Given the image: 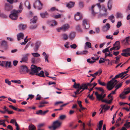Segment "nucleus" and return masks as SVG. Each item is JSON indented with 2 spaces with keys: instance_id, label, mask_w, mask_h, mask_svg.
Masks as SVG:
<instances>
[{
  "instance_id": "12",
  "label": "nucleus",
  "mask_w": 130,
  "mask_h": 130,
  "mask_svg": "<svg viewBox=\"0 0 130 130\" xmlns=\"http://www.w3.org/2000/svg\"><path fill=\"white\" fill-rule=\"evenodd\" d=\"M76 36V32H71L69 34V37L70 39L71 40H73L75 37Z\"/></svg>"
},
{
  "instance_id": "23",
  "label": "nucleus",
  "mask_w": 130,
  "mask_h": 130,
  "mask_svg": "<svg viewBox=\"0 0 130 130\" xmlns=\"http://www.w3.org/2000/svg\"><path fill=\"white\" fill-rule=\"evenodd\" d=\"M36 75H37L40 77H45L44 75V73L43 71H40V73H36Z\"/></svg>"
},
{
  "instance_id": "13",
  "label": "nucleus",
  "mask_w": 130,
  "mask_h": 130,
  "mask_svg": "<svg viewBox=\"0 0 130 130\" xmlns=\"http://www.w3.org/2000/svg\"><path fill=\"white\" fill-rule=\"evenodd\" d=\"M99 57H98L96 58H95L94 57H92L91 58L93 60V61L91 60L90 59H88L87 60V62L91 64L93 63L96 60H98Z\"/></svg>"
},
{
  "instance_id": "63",
  "label": "nucleus",
  "mask_w": 130,
  "mask_h": 130,
  "mask_svg": "<svg viewBox=\"0 0 130 130\" xmlns=\"http://www.w3.org/2000/svg\"><path fill=\"white\" fill-rule=\"evenodd\" d=\"M126 41V42L127 43H129V42L130 41V40H129V39L128 38H127V37L126 38L125 40H122L121 41L122 42H123L124 41Z\"/></svg>"
},
{
  "instance_id": "61",
  "label": "nucleus",
  "mask_w": 130,
  "mask_h": 130,
  "mask_svg": "<svg viewBox=\"0 0 130 130\" xmlns=\"http://www.w3.org/2000/svg\"><path fill=\"white\" fill-rule=\"evenodd\" d=\"M108 7L109 10H111L112 8V5L111 4V3H110L109 2H108Z\"/></svg>"
},
{
  "instance_id": "42",
  "label": "nucleus",
  "mask_w": 130,
  "mask_h": 130,
  "mask_svg": "<svg viewBox=\"0 0 130 130\" xmlns=\"http://www.w3.org/2000/svg\"><path fill=\"white\" fill-rule=\"evenodd\" d=\"M124 94H125L123 92L122 93L120 94L119 96L121 99H125L126 97V96L124 95Z\"/></svg>"
},
{
  "instance_id": "56",
  "label": "nucleus",
  "mask_w": 130,
  "mask_h": 130,
  "mask_svg": "<svg viewBox=\"0 0 130 130\" xmlns=\"http://www.w3.org/2000/svg\"><path fill=\"white\" fill-rule=\"evenodd\" d=\"M122 85V83H120L119 84L117 85L115 87L116 89H118Z\"/></svg>"
},
{
  "instance_id": "24",
  "label": "nucleus",
  "mask_w": 130,
  "mask_h": 130,
  "mask_svg": "<svg viewBox=\"0 0 130 130\" xmlns=\"http://www.w3.org/2000/svg\"><path fill=\"white\" fill-rule=\"evenodd\" d=\"M70 26L68 24H65L62 27V30L63 31H65L69 28Z\"/></svg>"
},
{
  "instance_id": "55",
  "label": "nucleus",
  "mask_w": 130,
  "mask_h": 130,
  "mask_svg": "<svg viewBox=\"0 0 130 130\" xmlns=\"http://www.w3.org/2000/svg\"><path fill=\"white\" fill-rule=\"evenodd\" d=\"M95 89H96L99 90V91H104V90L102 87H96Z\"/></svg>"
},
{
  "instance_id": "34",
  "label": "nucleus",
  "mask_w": 130,
  "mask_h": 130,
  "mask_svg": "<svg viewBox=\"0 0 130 130\" xmlns=\"http://www.w3.org/2000/svg\"><path fill=\"white\" fill-rule=\"evenodd\" d=\"M76 29L77 31L80 32H82V31L80 28V25H77L76 27Z\"/></svg>"
},
{
  "instance_id": "4",
  "label": "nucleus",
  "mask_w": 130,
  "mask_h": 130,
  "mask_svg": "<svg viewBox=\"0 0 130 130\" xmlns=\"http://www.w3.org/2000/svg\"><path fill=\"white\" fill-rule=\"evenodd\" d=\"M87 85L86 83H83L81 85H80L79 88L76 91L74 92V93L76 95L79 94V91L80 90L83 89V90H87L88 89V87H87Z\"/></svg>"
},
{
  "instance_id": "33",
  "label": "nucleus",
  "mask_w": 130,
  "mask_h": 130,
  "mask_svg": "<svg viewBox=\"0 0 130 130\" xmlns=\"http://www.w3.org/2000/svg\"><path fill=\"white\" fill-rule=\"evenodd\" d=\"M80 85L79 83L77 84L76 82H75L73 87L75 88L78 89L79 88Z\"/></svg>"
},
{
  "instance_id": "3",
  "label": "nucleus",
  "mask_w": 130,
  "mask_h": 130,
  "mask_svg": "<svg viewBox=\"0 0 130 130\" xmlns=\"http://www.w3.org/2000/svg\"><path fill=\"white\" fill-rule=\"evenodd\" d=\"M43 4L41 3L39 0H36L34 3L33 6L36 9L41 10L42 8Z\"/></svg>"
},
{
  "instance_id": "36",
  "label": "nucleus",
  "mask_w": 130,
  "mask_h": 130,
  "mask_svg": "<svg viewBox=\"0 0 130 130\" xmlns=\"http://www.w3.org/2000/svg\"><path fill=\"white\" fill-rule=\"evenodd\" d=\"M25 5L28 9H30V4L29 2L28 1H26L25 3Z\"/></svg>"
},
{
  "instance_id": "43",
  "label": "nucleus",
  "mask_w": 130,
  "mask_h": 130,
  "mask_svg": "<svg viewBox=\"0 0 130 130\" xmlns=\"http://www.w3.org/2000/svg\"><path fill=\"white\" fill-rule=\"evenodd\" d=\"M114 18V16L113 15H111L108 18L110 19L112 23H113L115 22V20H112V19Z\"/></svg>"
},
{
  "instance_id": "62",
  "label": "nucleus",
  "mask_w": 130,
  "mask_h": 130,
  "mask_svg": "<svg viewBox=\"0 0 130 130\" xmlns=\"http://www.w3.org/2000/svg\"><path fill=\"white\" fill-rule=\"evenodd\" d=\"M117 18H118L122 17V14L121 13H117Z\"/></svg>"
},
{
  "instance_id": "38",
  "label": "nucleus",
  "mask_w": 130,
  "mask_h": 130,
  "mask_svg": "<svg viewBox=\"0 0 130 130\" xmlns=\"http://www.w3.org/2000/svg\"><path fill=\"white\" fill-rule=\"evenodd\" d=\"M38 20L37 16H35L33 17V24L36 23Z\"/></svg>"
},
{
  "instance_id": "29",
  "label": "nucleus",
  "mask_w": 130,
  "mask_h": 130,
  "mask_svg": "<svg viewBox=\"0 0 130 130\" xmlns=\"http://www.w3.org/2000/svg\"><path fill=\"white\" fill-rule=\"evenodd\" d=\"M19 27L20 29L24 30L26 28V25H25L21 24L19 25Z\"/></svg>"
},
{
  "instance_id": "40",
  "label": "nucleus",
  "mask_w": 130,
  "mask_h": 130,
  "mask_svg": "<svg viewBox=\"0 0 130 130\" xmlns=\"http://www.w3.org/2000/svg\"><path fill=\"white\" fill-rule=\"evenodd\" d=\"M10 123H12L13 124H15V125H16L18 123L16 121V120L15 119H12L11 120Z\"/></svg>"
},
{
  "instance_id": "1",
  "label": "nucleus",
  "mask_w": 130,
  "mask_h": 130,
  "mask_svg": "<svg viewBox=\"0 0 130 130\" xmlns=\"http://www.w3.org/2000/svg\"><path fill=\"white\" fill-rule=\"evenodd\" d=\"M113 79L114 78H112L107 83L106 88L109 90L112 89L118 83V82L116 80L113 81Z\"/></svg>"
},
{
  "instance_id": "45",
  "label": "nucleus",
  "mask_w": 130,
  "mask_h": 130,
  "mask_svg": "<svg viewBox=\"0 0 130 130\" xmlns=\"http://www.w3.org/2000/svg\"><path fill=\"white\" fill-rule=\"evenodd\" d=\"M102 73V70L101 69H100L97 72L95 73V75H100Z\"/></svg>"
},
{
  "instance_id": "18",
  "label": "nucleus",
  "mask_w": 130,
  "mask_h": 130,
  "mask_svg": "<svg viewBox=\"0 0 130 130\" xmlns=\"http://www.w3.org/2000/svg\"><path fill=\"white\" fill-rule=\"evenodd\" d=\"M95 6V5H93L89 9V10L91 11L92 14L94 16L97 13L95 12L94 10V8Z\"/></svg>"
},
{
  "instance_id": "51",
  "label": "nucleus",
  "mask_w": 130,
  "mask_h": 130,
  "mask_svg": "<svg viewBox=\"0 0 130 130\" xmlns=\"http://www.w3.org/2000/svg\"><path fill=\"white\" fill-rule=\"evenodd\" d=\"M84 4L83 2H80L79 3V6L80 8H82L84 7Z\"/></svg>"
},
{
  "instance_id": "20",
  "label": "nucleus",
  "mask_w": 130,
  "mask_h": 130,
  "mask_svg": "<svg viewBox=\"0 0 130 130\" xmlns=\"http://www.w3.org/2000/svg\"><path fill=\"white\" fill-rule=\"evenodd\" d=\"M17 38L18 40L21 39H23L24 37L23 34L22 33H20L17 35Z\"/></svg>"
},
{
  "instance_id": "7",
  "label": "nucleus",
  "mask_w": 130,
  "mask_h": 130,
  "mask_svg": "<svg viewBox=\"0 0 130 130\" xmlns=\"http://www.w3.org/2000/svg\"><path fill=\"white\" fill-rule=\"evenodd\" d=\"M122 53L121 54L122 56L125 57L130 56V48H128L122 50Z\"/></svg>"
},
{
  "instance_id": "8",
  "label": "nucleus",
  "mask_w": 130,
  "mask_h": 130,
  "mask_svg": "<svg viewBox=\"0 0 130 130\" xmlns=\"http://www.w3.org/2000/svg\"><path fill=\"white\" fill-rule=\"evenodd\" d=\"M61 123L58 120H57L53 123V129L55 130L56 128L60 127L61 126Z\"/></svg>"
},
{
  "instance_id": "14",
  "label": "nucleus",
  "mask_w": 130,
  "mask_h": 130,
  "mask_svg": "<svg viewBox=\"0 0 130 130\" xmlns=\"http://www.w3.org/2000/svg\"><path fill=\"white\" fill-rule=\"evenodd\" d=\"M110 27V26L109 23H107L103 28V30L104 31H106L108 30Z\"/></svg>"
},
{
  "instance_id": "58",
  "label": "nucleus",
  "mask_w": 130,
  "mask_h": 130,
  "mask_svg": "<svg viewBox=\"0 0 130 130\" xmlns=\"http://www.w3.org/2000/svg\"><path fill=\"white\" fill-rule=\"evenodd\" d=\"M109 47H107V48H106L104 50H103L102 51V52L103 53H105L107 52H110L108 50Z\"/></svg>"
},
{
  "instance_id": "26",
  "label": "nucleus",
  "mask_w": 130,
  "mask_h": 130,
  "mask_svg": "<svg viewBox=\"0 0 130 130\" xmlns=\"http://www.w3.org/2000/svg\"><path fill=\"white\" fill-rule=\"evenodd\" d=\"M62 39L64 40H67L68 38V36L66 34H63L62 35Z\"/></svg>"
},
{
  "instance_id": "53",
  "label": "nucleus",
  "mask_w": 130,
  "mask_h": 130,
  "mask_svg": "<svg viewBox=\"0 0 130 130\" xmlns=\"http://www.w3.org/2000/svg\"><path fill=\"white\" fill-rule=\"evenodd\" d=\"M86 45L89 48H91V43L88 42H87L86 43Z\"/></svg>"
},
{
  "instance_id": "44",
  "label": "nucleus",
  "mask_w": 130,
  "mask_h": 130,
  "mask_svg": "<svg viewBox=\"0 0 130 130\" xmlns=\"http://www.w3.org/2000/svg\"><path fill=\"white\" fill-rule=\"evenodd\" d=\"M121 56H120L119 57H116L115 58H116V60L115 63L116 64H117L120 61V59L121 57Z\"/></svg>"
},
{
  "instance_id": "32",
  "label": "nucleus",
  "mask_w": 130,
  "mask_h": 130,
  "mask_svg": "<svg viewBox=\"0 0 130 130\" xmlns=\"http://www.w3.org/2000/svg\"><path fill=\"white\" fill-rule=\"evenodd\" d=\"M113 46H114L115 47H118L119 46L120 47V42L119 41H117L116 42L113 44Z\"/></svg>"
},
{
  "instance_id": "2",
  "label": "nucleus",
  "mask_w": 130,
  "mask_h": 130,
  "mask_svg": "<svg viewBox=\"0 0 130 130\" xmlns=\"http://www.w3.org/2000/svg\"><path fill=\"white\" fill-rule=\"evenodd\" d=\"M21 12V10H14L11 11V13L9 15V17L12 20H16L18 18V14L19 12Z\"/></svg>"
},
{
  "instance_id": "25",
  "label": "nucleus",
  "mask_w": 130,
  "mask_h": 130,
  "mask_svg": "<svg viewBox=\"0 0 130 130\" xmlns=\"http://www.w3.org/2000/svg\"><path fill=\"white\" fill-rule=\"evenodd\" d=\"M48 14L46 11H45L44 13H40V15L42 18H44L47 17V16H48Z\"/></svg>"
},
{
  "instance_id": "39",
  "label": "nucleus",
  "mask_w": 130,
  "mask_h": 130,
  "mask_svg": "<svg viewBox=\"0 0 130 130\" xmlns=\"http://www.w3.org/2000/svg\"><path fill=\"white\" fill-rule=\"evenodd\" d=\"M95 94L96 95L97 99L99 101L100 98L101 97V95L98 94V92H95Z\"/></svg>"
},
{
  "instance_id": "17",
  "label": "nucleus",
  "mask_w": 130,
  "mask_h": 130,
  "mask_svg": "<svg viewBox=\"0 0 130 130\" xmlns=\"http://www.w3.org/2000/svg\"><path fill=\"white\" fill-rule=\"evenodd\" d=\"M27 68L26 66H22L20 68V71L22 72H26L27 71Z\"/></svg>"
},
{
  "instance_id": "16",
  "label": "nucleus",
  "mask_w": 130,
  "mask_h": 130,
  "mask_svg": "<svg viewBox=\"0 0 130 130\" xmlns=\"http://www.w3.org/2000/svg\"><path fill=\"white\" fill-rule=\"evenodd\" d=\"M47 23L50 25L51 26L56 25L57 24L56 21L55 20L48 21Z\"/></svg>"
},
{
  "instance_id": "64",
  "label": "nucleus",
  "mask_w": 130,
  "mask_h": 130,
  "mask_svg": "<svg viewBox=\"0 0 130 130\" xmlns=\"http://www.w3.org/2000/svg\"><path fill=\"white\" fill-rule=\"evenodd\" d=\"M122 25V23L121 22H118L117 27L119 28Z\"/></svg>"
},
{
  "instance_id": "5",
  "label": "nucleus",
  "mask_w": 130,
  "mask_h": 130,
  "mask_svg": "<svg viewBox=\"0 0 130 130\" xmlns=\"http://www.w3.org/2000/svg\"><path fill=\"white\" fill-rule=\"evenodd\" d=\"M101 98H100L99 101H101L102 102H105L106 103L108 104H110L112 102V101L113 100V98L112 96H111V99L109 100H108L107 99H104L103 100V98H104L106 96V94H104L103 95V96H102L101 95Z\"/></svg>"
},
{
  "instance_id": "28",
  "label": "nucleus",
  "mask_w": 130,
  "mask_h": 130,
  "mask_svg": "<svg viewBox=\"0 0 130 130\" xmlns=\"http://www.w3.org/2000/svg\"><path fill=\"white\" fill-rule=\"evenodd\" d=\"M32 64L31 65V70H28L27 69V71H26V72L28 73L30 75H32Z\"/></svg>"
},
{
  "instance_id": "37",
  "label": "nucleus",
  "mask_w": 130,
  "mask_h": 130,
  "mask_svg": "<svg viewBox=\"0 0 130 130\" xmlns=\"http://www.w3.org/2000/svg\"><path fill=\"white\" fill-rule=\"evenodd\" d=\"M11 82H12L14 83H15L19 84L21 83V82L20 80H12Z\"/></svg>"
},
{
  "instance_id": "30",
  "label": "nucleus",
  "mask_w": 130,
  "mask_h": 130,
  "mask_svg": "<svg viewBox=\"0 0 130 130\" xmlns=\"http://www.w3.org/2000/svg\"><path fill=\"white\" fill-rule=\"evenodd\" d=\"M12 8L11 6L7 4H6L5 6V9L7 10H10Z\"/></svg>"
},
{
  "instance_id": "60",
  "label": "nucleus",
  "mask_w": 130,
  "mask_h": 130,
  "mask_svg": "<svg viewBox=\"0 0 130 130\" xmlns=\"http://www.w3.org/2000/svg\"><path fill=\"white\" fill-rule=\"evenodd\" d=\"M104 59L102 58H101L99 60V63H103L105 61L104 60Z\"/></svg>"
},
{
  "instance_id": "9",
  "label": "nucleus",
  "mask_w": 130,
  "mask_h": 130,
  "mask_svg": "<svg viewBox=\"0 0 130 130\" xmlns=\"http://www.w3.org/2000/svg\"><path fill=\"white\" fill-rule=\"evenodd\" d=\"M41 69V67H37L36 66L33 64V75L34 74L36 75V73H37Z\"/></svg>"
},
{
  "instance_id": "31",
  "label": "nucleus",
  "mask_w": 130,
  "mask_h": 130,
  "mask_svg": "<svg viewBox=\"0 0 130 130\" xmlns=\"http://www.w3.org/2000/svg\"><path fill=\"white\" fill-rule=\"evenodd\" d=\"M40 44V43L39 42H36L35 44V51H36L38 50Z\"/></svg>"
},
{
  "instance_id": "57",
  "label": "nucleus",
  "mask_w": 130,
  "mask_h": 130,
  "mask_svg": "<svg viewBox=\"0 0 130 130\" xmlns=\"http://www.w3.org/2000/svg\"><path fill=\"white\" fill-rule=\"evenodd\" d=\"M113 36H111V35H107L106 36V38L107 39H109L111 40H112L113 39V38L112 37Z\"/></svg>"
},
{
  "instance_id": "6",
  "label": "nucleus",
  "mask_w": 130,
  "mask_h": 130,
  "mask_svg": "<svg viewBox=\"0 0 130 130\" xmlns=\"http://www.w3.org/2000/svg\"><path fill=\"white\" fill-rule=\"evenodd\" d=\"M0 66L6 68H11V62L9 61H2V63L0 64Z\"/></svg>"
},
{
  "instance_id": "27",
  "label": "nucleus",
  "mask_w": 130,
  "mask_h": 130,
  "mask_svg": "<svg viewBox=\"0 0 130 130\" xmlns=\"http://www.w3.org/2000/svg\"><path fill=\"white\" fill-rule=\"evenodd\" d=\"M102 109H104L106 110H107L110 107V106H108L107 105H103L102 106Z\"/></svg>"
},
{
  "instance_id": "59",
  "label": "nucleus",
  "mask_w": 130,
  "mask_h": 130,
  "mask_svg": "<svg viewBox=\"0 0 130 130\" xmlns=\"http://www.w3.org/2000/svg\"><path fill=\"white\" fill-rule=\"evenodd\" d=\"M70 47L71 48L75 49L77 47V46L75 44H73L70 45Z\"/></svg>"
},
{
  "instance_id": "50",
  "label": "nucleus",
  "mask_w": 130,
  "mask_h": 130,
  "mask_svg": "<svg viewBox=\"0 0 130 130\" xmlns=\"http://www.w3.org/2000/svg\"><path fill=\"white\" fill-rule=\"evenodd\" d=\"M58 11V9H56V7H53L51 8L50 10H49V11H54L55 10Z\"/></svg>"
},
{
  "instance_id": "52",
  "label": "nucleus",
  "mask_w": 130,
  "mask_h": 130,
  "mask_svg": "<svg viewBox=\"0 0 130 130\" xmlns=\"http://www.w3.org/2000/svg\"><path fill=\"white\" fill-rule=\"evenodd\" d=\"M5 83L8 84L9 85H10L11 84V82L9 81L8 79H6L5 80Z\"/></svg>"
},
{
  "instance_id": "19",
  "label": "nucleus",
  "mask_w": 130,
  "mask_h": 130,
  "mask_svg": "<svg viewBox=\"0 0 130 130\" xmlns=\"http://www.w3.org/2000/svg\"><path fill=\"white\" fill-rule=\"evenodd\" d=\"M28 54L25 55H23V57L22 58V60L20 61L21 62H26L28 60L27 57Z\"/></svg>"
},
{
  "instance_id": "11",
  "label": "nucleus",
  "mask_w": 130,
  "mask_h": 130,
  "mask_svg": "<svg viewBox=\"0 0 130 130\" xmlns=\"http://www.w3.org/2000/svg\"><path fill=\"white\" fill-rule=\"evenodd\" d=\"M82 25L86 29H88L90 28V25L88 22L87 20L84 19L83 20Z\"/></svg>"
},
{
  "instance_id": "21",
  "label": "nucleus",
  "mask_w": 130,
  "mask_h": 130,
  "mask_svg": "<svg viewBox=\"0 0 130 130\" xmlns=\"http://www.w3.org/2000/svg\"><path fill=\"white\" fill-rule=\"evenodd\" d=\"M103 123V120H101L99 121V124L98 125V128H96V130H101Z\"/></svg>"
},
{
  "instance_id": "10",
  "label": "nucleus",
  "mask_w": 130,
  "mask_h": 130,
  "mask_svg": "<svg viewBox=\"0 0 130 130\" xmlns=\"http://www.w3.org/2000/svg\"><path fill=\"white\" fill-rule=\"evenodd\" d=\"M83 16L79 12H77L74 15V19L76 21H78L81 19Z\"/></svg>"
},
{
  "instance_id": "35",
  "label": "nucleus",
  "mask_w": 130,
  "mask_h": 130,
  "mask_svg": "<svg viewBox=\"0 0 130 130\" xmlns=\"http://www.w3.org/2000/svg\"><path fill=\"white\" fill-rule=\"evenodd\" d=\"M98 84L101 85L103 86L106 85V84L104 82H101V79H100L98 80Z\"/></svg>"
},
{
  "instance_id": "22",
  "label": "nucleus",
  "mask_w": 130,
  "mask_h": 130,
  "mask_svg": "<svg viewBox=\"0 0 130 130\" xmlns=\"http://www.w3.org/2000/svg\"><path fill=\"white\" fill-rule=\"evenodd\" d=\"M32 11H30L28 14V18L30 19V24H31L32 22V19L31 18H32Z\"/></svg>"
},
{
  "instance_id": "47",
  "label": "nucleus",
  "mask_w": 130,
  "mask_h": 130,
  "mask_svg": "<svg viewBox=\"0 0 130 130\" xmlns=\"http://www.w3.org/2000/svg\"><path fill=\"white\" fill-rule=\"evenodd\" d=\"M33 56L35 57H38L40 56V55L37 53H33Z\"/></svg>"
},
{
  "instance_id": "49",
  "label": "nucleus",
  "mask_w": 130,
  "mask_h": 130,
  "mask_svg": "<svg viewBox=\"0 0 130 130\" xmlns=\"http://www.w3.org/2000/svg\"><path fill=\"white\" fill-rule=\"evenodd\" d=\"M66 117V115H62L60 116L59 117V119L61 120L64 119Z\"/></svg>"
},
{
  "instance_id": "48",
  "label": "nucleus",
  "mask_w": 130,
  "mask_h": 130,
  "mask_svg": "<svg viewBox=\"0 0 130 130\" xmlns=\"http://www.w3.org/2000/svg\"><path fill=\"white\" fill-rule=\"evenodd\" d=\"M1 45L2 46H7V43L6 42L5 40H3L1 43Z\"/></svg>"
},
{
  "instance_id": "41",
  "label": "nucleus",
  "mask_w": 130,
  "mask_h": 130,
  "mask_svg": "<svg viewBox=\"0 0 130 130\" xmlns=\"http://www.w3.org/2000/svg\"><path fill=\"white\" fill-rule=\"evenodd\" d=\"M127 91L124 92V94L125 95L127 94L130 92V87H129L125 89Z\"/></svg>"
},
{
  "instance_id": "15",
  "label": "nucleus",
  "mask_w": 130,
  "mask_h": 130,
  "mask_svg": "<svg viewBox=\"0 0 130 130\" xmlns=\"http://www.w3.org/2000/svg\"><path fill=\"white\" fill-rule=\"evenodd\" d=\"M75 4V2H70L66 4V6L68 8H71L74 7Z\"/></svg>"
},
{
  "instance_id": "54",
  "label": "nucleus",
  "mask_w": 130,
  "mask_h": 130,
  "mask_svg": "<svg viewBox=\"0 0 130 130\" xmlns=\"http://www.w3.org/2000/svg\"><path fill=\"white\" fill-rule=\"evenodd\" d=\"M42 110H40L36 112V114L37 115H42Z\"/></svg>"
},
{
  "instance_id": "46",
  "label": "nucleus",
  "mask_w": 130,
  "mask_h": 130,
  "mask_svg": "<svg viewBox=\"0 0 130 130\" xmlns=\"http://www.w3.org/2000/svg\"><path fill=\"white\" fill-rule=\"evenodd\" d=\"M53 17L55 19H58L60 18L61 17V15L58 14L57 15H54Z\"/></svg>"
}]
</instances>
